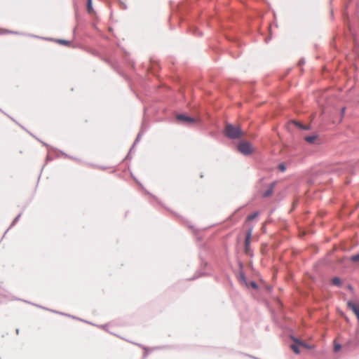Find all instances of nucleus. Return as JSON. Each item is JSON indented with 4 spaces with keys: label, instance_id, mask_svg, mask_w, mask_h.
I'll use <instances>...</instances> for the list:
<instances>
[{
    "label": "nucleus",
    "instance_id": "nucleus-1",
    "mask_svg": "<svg viewBox=\"0 0 359 359\" xmlns=\"http://www.w3.org/2000/svg\"><path fill=\"white\" fill-rule=\"evenodd\" d=\"M224 133L226 136L231 139L240 138L244 134L239 126H235L231 124H226Z\"/></svg>",
    "mask_w": 359,
    "mask_h": 359
},
{
    "label": "nucleus",
    "instance_id": "nucleus-2",
    "mask_svg": "<svg viewBox=\"0 0 359 359\" xmlns=\"http://www.w3.org/2000/svg\"><path fill=\"white\" fill-rule=\"evenodd\" d=\"M238 150L245 155H249L254 152L251 144L246 141H242L238 144Z\"/></svg>",
    "mask_w": 359,
    "mask_h": 359
},
{
    "label": "nucleus",
    "instance_id": "nucleus-3",
    "mask_svg": "<svg viewBox=\"0 0 359 359\" xmlns=\"http://www.w3.org/2000/svg\"><path fill=\"white\" fill-rule=\"evenodd\" d=\"M177 120L187 125L194 124L196 121L195 118L186 116L184 114L177 115Z\"/></svg>",
    "mask_w": 359,
    "mask_h": 359
},
{
    "label": "nucleus",
    "instance_id": "nucleus-4",
    "mask_svg": "<svg viewBox=\"0 0 359 359\" xmlns=\"http://www.w3.org/2000/svg\"><path fill=\"white\" fill-rule=\"evenodd\" d=\"M348 308L353 311V312L355 314L358 320H359V302L355 303L351 301L348 302L347 303Z\"/></svg>",
    "mask_w": 359,
    "mask_h": 359
},
{
    "label": "nucleus",
    "instance_id": "nucleus-5",
    "mask_svg": "<svg viewBox=\"0 0 359 359\" xmlns=\"http://www.w3.org/2000/svg\"><path fill=\"white\" fill-rule=\"evenodd\" d=\"M252 233V227L248 226L246 232L245 239V245H250L251 242V236Z\"/></svg>",
    "mask_w": 359,
    "mask_h": 359
},
{
    "label": "nucleus",
    "instance_id": "nucleus-6",
    "mask_svg": "<svg viewBox=\"0 0 359 359\" xmlns=\"http://www.w3.org/2000/svg\"><path fill=\"white\" fill-rule=\"evenodd\" d=\"M293 340H294V341H295V342H296V344H297L299 346H302V347H304V348H308V349H311V348H313V346H310V345H309V344H306V343H304V342H303V341H299V339H294H294H293Z\"/></svg>",
    "mask_w": 359,
    "mask_h": 359
},
{
    "label": "nucleus",
    "instance_id": "nucleus-7",
    "mask_svg": "<svg viewBox=\"0 0 359 359\" xmlns=\"http://www.w3.org/2000/svg\"><path fill=\"white\" fill-rule=\"evenodd\" d=\"M87 11L89 13H93L94 11L92 6V0L87 1Z\"/></svg>",
    "mask_w": 359,
    "mask_h": 359
},
{
    "label": "nucleus",
    "instance_id": "nucleus-8",
    "mask_svg": "<svg viewBox=\"0 0 359 359\" xmlns=\"http://www.w3.org/2000/svg\"><path fill=\"white\" fill-rule=\"evenodd\" d=\"M57 43L65 46H69L71 42L69 41L63 40V39H57L55 41Z\"/></svg>",
    "mask_w": 359,
    "mask_h": 359
},
{
    "label": "nucleus",
    "instance_id": "nucleus-9",
    "mask_svg": "<svg viewBox=\"0 0 359 359\" xmlns=\"http://www.w3.org/2000/svg\"><path fill=\"white\" fill-rule=\"evenodd\" d=\"M316 138H317V136L313 135V136L306 137L305 140L306 142H308L309 143H314Z\"/></svg>",
    "mask_w": 359,
    "mask_h": 359
},
{
    "label": "nucleus",
    "instance_id": "nucleus-10",
    "mask_svg": "<svg viewBox=\"0 0 359 359\" xmlns=\"http://www.w3.org/2000/svg\"><path fill=\"white\" fill-rule=\"evenodd\" d=\"M257 215H258V214H257V212H255V213H253V214H252V215H249V216L248 217V218H247L246 223H245V226H247V225H248V224H247V223H248V222H250V221H251V220L254 219L255 218H256V217H257Z\"/></svg>",
    "mask_w": 359,
    "mask_h": 359
},
{
    "label": "nucleus",
    "instance_id": "nucleus-11",
    "mask_svg": "<svg viewBox=\"0 0 359 359\" xmlns=\"http://www.w3.org/2000/svg\"><path fill=\"white\" fill-rule=\"evenodd\" d=\"M299 345L297 344H292L291 345V348L292 349V351L295 353H300V351L299 349Z\"/></svg>",
    "mask_w": 359,
    "mask_h": 359
},
{
    "label": "nucleus",
    "instance_id": "nucleus-12",
    "mask_svg": "<svg viewBox=\"0 0 359 359\" xmlns=\"http://www.w3.org/2000/svg\"><path fill=\"white\" fill-rule=\"evenodd\" d=\"M332 283L333 285L339 286L341 284V280H340V278L335 277V278H332Z\"/></svg>",
    "mask_w": 359,
    "mask_h": 359
},
{
    "label": "nucleus",
    "instance_id": "nucleus-13",
    "mask_svg": "<svg viewBox=\"0 0 359 359\" xmlns=\"http://www.w3.org/2000/svg\"><path fill=\"white\" fill-rule=\"evenodd\" d=\"M245 252L249 256H252V250L250 249V245H245Z\"/></svg>",
    "mask_w": 359,
    "mask_h": 359
},
{
    "label": "nucleus",
    "instance_id": "nucleus-14",
    "mask_svg": "<svg viewBox=\"0 0 359 359\" xmlns=\"http://www.w3.org/2000/svg\"><path fill=\"white\" fill-rule=\"evenodd\" d=\"M350 260L353 262H359V254L351 256Z\"/></svg>",
    "mask_w": 359,
    "mask_h": 359
},
{
    "label": "nucleus",
    "instance_id": "nucleus-15",
    "mask_svg": "<svg viewBox=\"0 0 359 359\" xmlns=\"http://www.w3.org/2000/svg\"><path fill=\"white\" fill-rule=\"evenodd\" d=\"M271 194H272V189H269L268 191H266L264 194V196H270Z\"/></svg>",
    "mask_w": 359,
    "mask_h": 359
},
{
    "label": "nucleus",
    "instance_id": "nucleus-16",
    "mask_svg": "<svg viewBox=\"0 0 359 359\" xmlns=\"http://www.w3.org/2000/svg\"><path fill=\"white\" fill-rule=\"evenodd\" d=\"M250 286H251L252 287L255 288V289L257 288V284H256V283H255V282H251V283H250Z\"/></svg>",
    "mask_w": 359,
    "mask_h": 359
},
{
    "label": "nucleus",
    "instance_id": "nucleus-17",
    "mask_svg": "<svg viewBox=\"0 0 359 359\" xmlns=\"http://www.w3.org/2000/svg\"><path fill=\"white\" fill-rule=\"evenodd\" d=\"M279 168H280V170H282V171H284V170H285V165H283V164H280V165H279Z\"/></svg>",
    "mask_w": 359,
    "mask_h": 359
},
{
    "label": "nucleus",
    "instance_id": "nucleus-18",
    "mask_svg": "<svg viewBox=\"0 0 359 359\" xmlns=\"http://www.w3.org/2000/svg\"><path fill=\"white\" fill-rule=\"evenodd\" d=\"M340 348H341V346H340V345H336V346H334V350H335V351H338L340 349Z\"/></svg>",
    "mask_w": 359,
    "mask_h": 359
}]
</instances>
